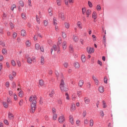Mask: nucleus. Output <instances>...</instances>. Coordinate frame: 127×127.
<instances>
[{
  "label": "nucleus",
  "instance_id": "obj_38",
  "mask_svg": "<svg viewBox=\"0 0 127 127\" xmlns=\"http://www.w3.org/2000/svg\"><path fill=\"white\" fill-rule=\"evenodd\" d=\"M62 35L63 38H64V39H65V38H66V37H67L66 33L64 32H62Z\"/></svg>",
  "mask_w": 127,
  "mask_h": 127
},
{
  "label": "nucleus",
  "instance_id": "obj_20",
  "mask_svg": "<svg viewBox=\"0 0 127 127\" xmlns=\"http://www.w3.org/2000/svg\"><path fill=\"white\" fill-rule=\"evenodd\" d=\"M45 62V59H44V57L42 56L41 57V65H44V63Z\"/></svg>",
  "mask_w": 127,
  "mask_h": 127
},
{
  "label": "nucleus",
  "instance_id": "obj_2",
  "mask_svg": "<svg viewBox=\"0 0 127 127\" xmlns=\"http://www.w3.org/2000/svg\"><path fill=\"white\" fill-rule=\"evenodd\" d=\"M60 87L63 93H64V92H67V91H68V88L65 87V83H64V77H63V75H62Z\"/></svg>",
  "mask_w": 127,
  "mask_h": 127
},
{
  "label": "nucleus",
  "instance_id": "obj_17",
  "mask_svg": "<svg viewBox=\"0 0 127 127\" xmlns=\"http://www.w3.org/2000/svg\"><path fill=\"white\" fill-rule=\"evenodd\" d=\"M98 16L97 15V12L96 11H94L92 13V18L94 19H97Z\"/></svg>",
  "mask_w": 127,
  "mask_h": 127
},
{
  "label": "nucleus",
  "instance_id": "obj_30",
  "mask_svg": "<svg viewBox=\"0 0 127 127\" xmlns=\"http://www.w3.org/2000/svg\"><path fill=\"white\" fill-rule=\"evenodd\" d=\"M19 5H20V6H22V7H23V6H24V3L23 2V1H22V0H20L19 1Z\"/></svg>",
  "mask_w": 127,
  "mask_h": 127
},
{
  "label": "nucleus",
  "instance_id": "obj_4",
  "mask_svg": "<svg viewBox=\"0 0 127 127\" xmlns=\"http://www.w3.org/2000/svg\"><path fill=\"white\" fill-rule=\"evenodd\" d=\"M59 122L60 124H63L65 122V118H64V116H60L59 118Z\"/></svg>",
  "mask_w": 127,
  "mask_h": 127
},
{
  "label": "nucleus",
  "instance_id": "obj_29",
  "mask_svg": "<svg viewBox=\"0 0 127 127\" xmlns=\"http://www.w3.org/2000/svg\"><path fill=\"white\" fill-rule=\"evenodd\" d=\"M2 53L3 54V55H6V54H7V51H6V49H3L2 50Z\"/></svg>",
  "mask_w": 127,
  "mask_h": 127
},
{
  "label": "nucleus",
  "instance_id": "obj_11",
  "mask_svg": "<svg viewBox=\"0 0 127 127\" xmlns=\"http://www.w3.org/2000/svg\"><path fill=\"white\" fill-rule=\"evenodd\" d=\"M84 101V103L86 105H89V104H90V100L89 98L85 97Z\"/></svg>",
  "mask_w": 127,
  "mask_h": 127
},
{
  "label": "nucleus",
  "instance_id": "obj_39",
  "mask_svg": "<svg viewBox=\"0 0 127 127\" xmlns=\"http://www.w3.org/2000/svg\"><path fill=\"white\" fill-rule=\"evenodd\" d=\"M76 99H77V95H76L75 94H73L72 96V99L73 101H75V100H76Z\"/></svg>",
  "mask_w": 127,
  "mask_h": 127
},
{
  "label": "nucleus",
  "instance_id": "obj_12",
  "mask_svg": "<svg viewBox=\"0 0 127 127\" xmlns=\"http://www.w3.org/2000/svg\"><path fill=\"white\" fill-rule=\"evenodd\" d=\"M59 17H60L62 20H64L65 18V16L64 13L60 12L59 13Z\"/></svg>",
  "mask_w": 127,
  "mask_h": 127
},
{
  "label": "nucleus",
  "instance_id": "obj_14",
  "mask_svg": "<svg viewBox=\"0 0 127 127\" xmlns=\"http://www.w3.org/2000/svg\"><path fill=\"white\" fill-rule=\"evenodd\" d=\"M83 85H84V80H79L78 82V86L80 88H82L83 86Z\"/></svg>",
  "mask_w": 127,
  "mask_h": 127
},
{
  "label": "nucleus",
  "instance_id": "obj_47",
  "mask_svg": "<svg viewBox=\"0 0 127 127\" xmlns=\"http://www.w3.org/2000/svg\"><path fill=\"white\" fill-rule=\"evenodd\" d=\"M58 103L59 105H60V106H61V105H62V100L61 99H59L58 100Z\"/></svg>",
  "mask_w": 127,
  "mask_h": 127
},
{
  "label": "nucleus",
  "instance_id": "obj_55",
  "mask_svg": "<svg viewBox=\"0 0 127 127\" xmlns=\"http://www.w3.org/2000/svg\"><path fill=\"white\" fill-rule=\"evenodd\" d=\"M88 4L90 7H92V6H93V4H92V2H91V1H88Z\"/></svg>",
  "mask_w": 127,
  "mask_h": 127
},
{
  "label": "nucleus",
  "instance_id": "obj_57",
  "mask_svg": "<svg viewBox=\"0 0 127 127\" xmlns=\"http://www.w3.org/2000/svg\"><path fill=\"white\" fill-rule=\"evenodd\" d=\"M52 113H53V115L56 114V109H55V108L52 109Z\"/></svg>",
  "mask_w": 127,
  "mask_h": 127
},
{
  "label": "nucleus",
  "instance_id": "obj_42",
  "mask_svg": "<svg viewBox=\"0 0 127 127\" xmlns=\"http://www.w3.org/2000/svg\"><path fill=\"white\" fill-rule=\"evenodd\" d=\"M76 124L78 127H79V126L81 125V121H80V120H77L76 122Z\"/></svg>",
  "mask_w": 127,
  "mask_h": 127
},
{
  "label": "nucleus",
  "instance_id": "obj_44",
  "mask_svg": "<svg viewBox=\"0 0 127 127\" xmlns=\"http://www.w3.org/2000/svg\"><path fill=\"white\" fill-rule=\"evenodd\" d=\"M86 115H87V112H86V111H83L82 113V116L83 118H85V117H86Z\"/></svg>",
  "mask_w": 127,
  "mask_h": 127
},
{
  "label": "nucleus",
  "instance_id": "obj_16",
  "mask_svg": "<svg viewBox=\"0 0 127 127\" xmlns=\"http://www.w3.org/2000/svg\"><path fill=\"white\" fill-rule=\"evenodd\" d=\"M72 38L74 42H78L79 41V38L77 36L73 35Z\"/></svg>",
  "mask_w": 127,
  "mask_h": 127
},
{
  "label": "nucleus",
  "instance_id": "obj_6",
  "mask_svg": "<svg viewBox=\"0 0 127 127\" xmlns=\"http://www.w3.org/2000/svg\"><path fill=\"white\" fill-rule=\"evenodd\" d=\"M87 51L88 53H94L95 52V49L93 48L88 47L87 48Z\"/></svg>",
  "mask_w": 127,
  "mask_h": 127
},
{
  "label": "nucleus",
  "instance_id": "obj_25",
  "mask_svg": "<svg viewBox=\"0 0 127 127\" xmlns=\"http://www.w3.org/2000/svg\"><path fill=\"white\" fill-rule=\"evenodd\" d=\"M81 60L83 63H84V62H86V57L85 56V55H83L81 56Z\"/></svg>",
  "mask_w": 127,
  "mask_h": 127
},
{
  "label": "nucleus",
  "instance_id": "obj_32",
  "mask_svg": "<svg viewBox=\"0 0 127 127\" xmlns=\"http://www.w3.org/2000/svg\"><path fill=\"white\" fill-rule=\"evenodd\" d=\"M44 25L45 27L48 26V20H44Z\"/></svg>",
  "mask_w": 127,
  "mask_h": 127
},
{
  "label": "nucleus",
  "instance_id": "obj_33",
  "mask_svg": "<svg viewBox=\"0 0 127 127\" xmlns=\"http://www.w3.org/2000/svg\"><path fill=\"white\" fill-rule=\"evenodd\" d=\"M53 23L54 25H57V20H56V17H54L53 19Z\"/></svg>",
  "mask_w": 127,
  "mask_h": 127
},
{
  "label": "nucleus",
  "instance_id": "obj_21",
  "mask_svg": "<svg viewBox=\"0 0 127 127\" xmlns=\"http://www.w3.org/2000/svg\"><path fill=\"white\" fill-rule=\"evenodd\" d=\"M21 34L22 36H25L26 35V31L25 30H22L21 31Z\"/></svg>",
  "mask_w": 127,
  "mask_h": 127
},
{
  "label": "nucleus",
  "instance_id": "obj_40",
  "mask_svg": "<svg viewBox=\"0 0 127 127\" xmlns=\"http://www.w3.org/2000/svg\"><path fill=\"white\" fill-rule=\"evenodd\" d=\"M22 18L23 19H26V14L25 13H22Z\"/></svg>",
  "mask_w": 127,
  "mask_h": 127
},
{
  "label": "nucleus",
  "instance_id": "obj_37",
  "mask_svg": "<svg viewBox=\"0 0 127 127\" xmlns=\"http://www.w3.org/2000/svg\"><path fill=\"white\" fill-rule=\"evenodd\" d=\"M8 118L10 120H12L13 119V115L11 113H9Z\"/></svg>",
  "mask_w": 127,
  "mask_h": 127
},
{
  "label": "nucleus",
  "instance_id": "obj_43",
  "mask_svg": "<svg viewBox=\"0 0 127 127\" xmlns=\"http://www.w3.org/2000/svg\"><path fill=\"white\" fill-rule=\"evenodd\" d=\"M77 95L78 97H80L81 96V95H82V91H78L77 92Z\"/></svg>",
  "mask_w": 127,
  "mask_h": 127
},
{
  "label": "nucleus",
  "instance_id": "obj_24",
  "mask_svg": "<svg viewBox=\"0 0 127 127\" xmlns=\"http://www.w3.org/2000/svg\"><path fill=\"white\" fill-rule=\"evenodd\" d=\"M69 122L71 124V125H73V124H74V119H73V117L69 116Z\"/></svg>",
  "mask_w": 127,
  "mask_h": 127
},
{
  "label": "nucleus",
  "instance_id": "obj_1",
  "mask_svg": "<svg viewBox=\"0 0 127 127\" xmlns=\"http://www.w3.org/2000/svg\"><path fill=\"white\" fill-rule=\"evenodd\" d=\"M37 97L35 95H32L29 98V102L31 103V109L32 113H33L35 112L36 109V100Z\"/></svg>",
  "mask_w": 127,
  "mask_h": 127
},
{
  "label": "nucleus",
  "instance_id": "obj_63",
  "mask_svg": "<svg viewBox=\"0 0 127 127\" xmlns=\"http://www.w3.org/2000/svg\"><path fill=\"white\" fill-rule=\"evenodd\" d=\"M16 7V6L15 5H13L11 7V9L12 11H13V9Z\"/></svg>",
  "mask_w": 127,
  "mask_h": 127
},
{
  "label": "nucleus",
  "instance_id": "obj_26",
  "mask_svg": "<svg viewBox=\"0 0 127 127\" xmlns=\"http://www.w3.org/2000/svg\"><path fill=\"white\" fill-rule=\"evenodd\" d=\"M77 26L80 28V29H82L83 28V27H82V23L80 22H78L77 23Z\"/></svg>",
  "mask_w": 127,
  "mask_h": 127
},
{
  "label": "nucleus",
  "instance_id": "obj_49",
  "mask_svg": "<svg viewBox=\"0 0 127 127\" xmlns=\"http://www.w3.org/2000/svg\"><path fill=\"white\" fill-rule=\"evenodd\" d=\"M65 27H66V28H67L68 29V28H69L70 25L69 24V23H65Z\"/></svg>",
  "mask_w": 127,
  "mask_h": 127
},
{
  "label": "nucleus",
  "instance_id": "obj_62",
  "mask_svg": "<svg viewBox=\"0 0 127 127\" xmlns=\"http://www.w3.org/2000/svg\"><path fill=\"white\" fill-rule=\"evenodd\" d=\"M1 70H2V63H0V74Z\"/></svg>",
  "mask_w": 127,
  "mask_h": 127
},
{
  "label": "nucleus",
  "instance_id": "obj_13",
  "mask_svg": "<svg viewBox=\"0 0 127 127\" xmlns=\"http://www.w3.org/2000/svg\"><path fill=\"white\" fill-rule=\"evenodd\" d=\"M98 90H99L100 93H104V92L105 91V88H104V86H99Z\"/></svg>",
  "mask_w": 127,
  "mask_h": 127
},
{
  "label": "nucleus",
  "instance_id": "obj_27",
  "mask_svg": "<svg viewBox=\"0 0 127 127\" xmlns=\"http://www.w3.org/2000/svg\"><path fill=\"white\" fill-rule=\"evenodd\" d=\"M88 124H89V120L87 119H85L84 121V126H88Z\"/></svg>",
  "mask_w": 127,
  "mask_h": 127
},
{
  "label": "nucleus",
  "instance_id": "obj_58",
  "mask_svg": "<svg viewBox=\"0 0 127 127\" xmlns=\"http://www.w3.org/2000/svg\"><path fill=\"white\" fill-rule=\"evenodd\" d=\"M16 36H17V34H16L15 32L13 33V38H16Z\"/></svg>",
  "mask_w": 127,
  "mask_h": 127
},
{
  "label": "nucleus",
  "instance_id": "obj_5",
  "mask_svg": "<svg viewBox=\"0 0 127 127\" xmlns=\"http://www.w3.org/2000/svg\"><path fill=\"white\" fill-rule=\"evenodd\" d=\"M35 61H36L35 57H33L32 59L31 58H28L27 60V62L29 64H31L32 62H35Z\"/></svg>",
  "mask_w": 127,
  "mask_h": 127
},
{
  "label": "nucleus",
  "instance_id": "obj_35",
  "mask_svg": "<svg viewBox=\"0 0 127 127\" xmlns=\"http://www.w3.org/2000/svg\"><path fill=\"white\" fill-rule=\"evenodd\" d=\"M3 106L4 107V108H8V103L7 102H3Z\"/></svg>",
  "mask_w": 127,
  "mask_h": 127
},
{
  "label": "nucleus",
  "instance_id": "obj_23",
  "mask_svg": "<svg viewBox=\"0 0 127 127\" xmlns=\"http://www.w3.org/2000/svg\"><path fill=\"white\" fill-rule=\"evenodd\" d=\"M94 126V120L91 119L89 121V127H92Z\"/></svg>",
  "mask_w": 127,
  "mask_h": 127
},
{
  "label": "nucleus",
  "instance_id": "obj_50",
  "mask_svg": "<svg viewBox=\"0 0 127 127\" xmlns=\"http://www.w3.org/2000/svg\"><path fill=\"white\" fill-rule=\"evenodd\" d=\"M57 3L58 5H61V0H57Z\"/></svg>",
  "mask_w": 127,
  "mask_h": 127
},
{
  "label": "nucleus",
  "instance_id": "obj_48",
  "mask_svg": "<svg viewBox=\"0 0 127 127\" xmlns=\"http://www.w3.org/2000/svg\"><path fill=\"white\" fill-rule=\"evenodd\" d=\"M103 104L104 109H106V108H107V104H106V102H105V101H103Z\"/></svg>",
  "mask_w": 127,
  "mask_h": 127
},
{
  "label": "nucleus",
  "instance_id": "obj_51",
  "mask_svg": "<svg viewBox=\"0 0 127 127\" xmlns=\"http://www.w3.org/2000/svg\"><path fill=\"white\" fill-rule=\"evenodd\" d=\"M94 82L95 84L97 85V86L99 85V80H98V79H96L95 80H94Z\"/></svg>",
  "mask_w": 127,
  "mask_h": 127
},
{
  "label": "nucleus",
  "instance_id": "obj_64",
  "mask_svg": "<svg viewBox=\"0 0 127 127\" xmlns=\"http://www.w3.org/2000/svg\"><path fill=\"white\" fill-rule=\"evenodd\" d=\"M5 87H6V88H8V87H9V82H6Z\"/></svg>",
  "mask_w": 127,
  "mask_h": 127
},
{
  "label": "nucleus",
  "instance_id": "obj_15",
  "mask_svg": "<svg viewBox=\"0 0 127 127\" xmlns=\"http://www.w3.org/2000/svg\"><path fill=\"white\" fill-rule=\"evenodd\" d=\"M86 17H90V15L91 13V11L90 9H87L86 12Z\"/></svg>",
  "mask_w": 127,
  "mask_h": 127
},
{
  "label": "nucleus",
  "instance_id": "obj_56",
  "mask_svg": "<svg viewBox=\"0 0 127 127\" xmlns=\"http://www.w3.org/2000/svg\"><path fill=\"white\" fill-rule=\"evenodd\" d=\"M36 20H37L38 23H39H39H40V19H39L38 18L37 15H36Z\"/></svg>",
  "mask_w": 127,
  "mask_h": 127
},
{
  "label": "nucleus",
  "instance_id": "obj_19",
  "mask_svg": "<svg viewBox=\"0 0 127 127\" xmlns=\"http://www.w3.org/2000/svg\"><path fill=\"white\" fill-rule=\"evenodd\" d=\"M55 94V91H54V90H52L51 91V92H50L49 96H50V97L52 98V97H53V96H54Z\"/></svg>",
  "mask_w": 127,
  "mask_h": 127
},
{
  "label": "nucleus",
  "instance_id": "obj_3",
  "mask_svg": "<svg viewBox=\"0 0 127 127\" xmlns=\"http://www.w3.org/2000/svg\"><path fill=\"white\" fill-rule=\"evenodd\" d=\"M35 48L36 50H40L41 52H44V49H43V47L40 46V45L38 43L35 44Z\"/></svg>",
  "mask_w": 127,
  "mask_h": 127
},
{
  "label": "nucleus",
  "instance_id": "obj_8",
  "mask_svg": "<svg viewBox=\"0 0 127 127\" xmlns=\"http://www.w3.org/2000/svg\"><path fill=\"white\" fill-rule=\"evenodd\" d=\"M76 110V105L74 103H72L70 106V111L74 112Z\"/></svg>",
  "mask_w": 127,
  "mask_h": 127
},
{
  "label": "nucleus",
  "instance_id": "obj_34",
  "mask_svg": "<svg viewBox=\"0 0 127 127\" xmlns=\"http://www.w3.org/2000/svg\"><path fill=\"white\" fill-rule=\"evenodd\" d=\"M12 89H15V88H16V84H15V82H13L12 83Z\"/></svg>",
  "mask_w": 127,
  "mask_h": 127
},
{
  "label": "nucleus",
  "instance_id": "obj_46",
  "mask_svg": "<svg viewBox=\"0 0 127 127\" xmlns=\"http://www.w3.org/2000/svg\"><path fill=\"white\" fill-rule=\"evenodd\" d=\"M13 75H12L11 74H9V78L11 81H12V80H13Z\"/></svg>",
  "mask_w": 127,
  "mask_h": 127
},
{
  "label": "nucleus",
  "instance_id": "obj_31",
  "mask_svg": "<svg viewBox=\"0 0 127 127\" xmlns=\"http://www.w3.org/2000/svg\"><path fill=\"white\" fill-rule=\"evenodd\" d=\"M39 85H40V86H41V87H42V86H44V81H43V80H40V81H39Z\"/></svg>",
  "mask_w": 127,
  "mask_h": 127
},
{
  "label": "nucleus",
  "instance_id": "obj_52",
  "mask_svg": "<svg viewBox=\"0 0 127 127\" xmlns=\"http://www.w3.org/2000/svg\"><path fill=\"white\" fill-rule=\"evenodd\" d=\"M86 8H82V14H85V13L86 12Z\"/></svg>",
  "mask_w": 127,
  "mask_h": 127
},
{
  "label": "nucleus",
  "instance_id": "obj_53",
  "mask_svg": "<svg viewBox=\"0 0 127 127\" xmlns=\"http://www.w3.org/2000/svg\"><path fill=\"white\" fill-rule=\"evenodd\" d=\"M7 103L8 104H10V103H11V99H10V98H7Z\"/></svg>",
  "mask_w": 127,
  "mask_h": 127
},
{
  "label": "nucleus",
  "instance_id": "obj_54",
  "mask_svg": "<svg viewBox=\"0 0 127 127\" xmlns=\"http://www.w3.org/2000/svg\"><path fill=\"white\" fill-rule=\"evenodd\" d=\"M104 83H105L106 84H107V83H108V78H107V77H104Z\"/></svg>",
  "mask_w": 127,
  "mask_h": 127
},
{
  "label": "nucleus",
  "instance_id": "obj_45",
  "mask_svg": "<svg viewBox=\"0 0 127 127\" xmlns=\"http://www.w3.org/2000/svg\"><path fill=\"white\" fill-rule=\"evenodd\" d=\"M11 64L13 66H15V65H16V64H15V62L14 61V60H12L11 61Z\"/></svg>",
  "mask_w": 127,
  "mask_h": 127
},
{
  "label": "nucleus",
  "instance_id": "obj_28",
  "mask_svg": "<svg viewBox=\"0 0 127 127\" xmlns=\"http://www.w3.org/2000/svg\"><path fill=\"white\" fill-rule=\"evenodd\" d=\"M74 67L76 68H80V64H79V63L78 62H75L74 65Z\"/></svg>",
  "mask_w": 127,
  "mask_h": 127
},
{
  "label": "nucleus",
  "instance_id": "obj_60",
  "mask_svg": "<svg viewBox=\"0 0 127 127\" xmlns=\"http://www.w3.org/2000/svg\"><path fill=\"white\" fill-rule=\"evenodd\" d=\"M62 40V38L61 37H59L58 38V41H59V44H61V41Z\"/></svg>",
  "mask_w": 127,
  "mask_h": 127
},
{
  "label": "nucleus",
  "instance_id": "obj_9",
  "mask_svg": "<svg viewBox=\"0 0 127 127\" xmlns=\"http://www.w3.org/2000/svg\"><path fill=\"white\" fill-rule=\"evenodd\" d=\"M25 45L26 47H30V46H31V41L30 40H27L26 41Z\"/></svg>",
  "mask_w": 127,
  "mask_h": 127
},
{
  "label": "nucleus",
  "instance_id": "obj_41",
  "mask_svg": "<svg viewBox=\"0 0 127 127\" xmlns=\"http://www.w3.org/2000/svg\"><path fill=\"white\" fill-rule=\"evenodd\" d=\"M24 103V102L23 101V100L22 99V100H20V101L19 102V106H23Z\"/></svg>",
  "mask_w": 127,
  "mask_h": 127
},
{
  "label": "nucleus",
  "instance_id": "obj_18",
  "mask_svg": "<svg viewBox=\"0 0 127 127\" xmlns=\"http://www.w3.org/2000/svg\"><path fill=\"white\" fill-rule=\"evenodd\" d=\"M18 95L19 97H20V98H22V97H23V95H24L23 91H22V90H20V91L18 93Z\"/></svg>",
  "mask_w": 127,
  "mask_h": 127
},
{
  "label": "nucleus",
  "instance_id": "obj_59",
  "mask_svg": "<svg viewBox=\"0 0 127 127\" xmlns=\"http://www.w3.org/2000/svg\"><path fill=\"white\" fill-rule=\"evenodd\" d=\"M8 94L9 96H12V94H13V92L11 90H9Z\"/></svg>",
  "mask_w": 127,
  "mask_h": 127
},
{
  "label": "nucleus",
  "instance_id": "obj_22",
  "mask_svg": "<svg viewBox=\"0 0 127 127\" xmlns=\"http://www.w3.org/2000/svg\"><path fill=\"white\" fill-rule=\"evenodd\" d=\"M69 49L70 52L73 53L74 52V47L72 45H70L69 46Z\"/></svg>",
  "mask_w": 127,
  "mask_h": 127
},
{
  "label": "nucleus",
  "instance_id": "obj_61",
  "mask_svg": "<svg viewBox=\"0 0 127 127\" xmlns=\"http://www.w3.org/2000/svg\"><path fill=\"white\" fill-rule=\"evenodd\" d=\"M17 64L19 67H20L21 66V63H20V61H17Z\"/></svg>",
  "mask_w": 127,
  "mask_h": 127
},
{
  "label": "nucleus",
  "instance_id": "obj_36",
  "mask_svg": "<svg viewBox=\"0 0 127 127\" xmlns=\"http://www.w3.org/2000/svg\"><path fill=\"white\" fill-rule=\"evenodd\" d=\"M53 120H54V121L57 120V114H53Z\"/></svg>",
  "mask_w": 127,
  "mask_h": 127
},
{
  "label": "nucleus",
  "instance_id": "obj_7",
  "mask_svg": "<svg viewBox=\"0 0 127 127\" xmlns=\"http://www.w3.org/2000/svg\"><path fill=\"white\" fill-rule=\"evenodd\" d=\"M54 49L55 51H58V53H60V47L59 45L58 44L57 46H54Z\"/></svg>",
  "mask_w": 127,
  "mask_h": 127
},
{
  "label": "nucleus",
  "instance_id": "obj_10",
  "mask_svg": "<svg viewBox=\"0 0 127 127\" xmlns=\"http://www.w3.org/2000/svg\"><path fill=\"white\" fill-rule=\"evenodd\" d=\"M67 48V41H64L63 43V50H66Z\"/></svg>",
  "mask_w": 127,
  "mask_h": 127
}]
</instances>
